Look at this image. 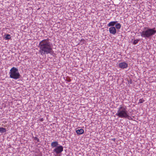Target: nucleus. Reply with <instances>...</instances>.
<instances>
[{
	"mask_svg": "<svg viewBox=\"0 0 156 156\" xmlns=\"http://www.w3.org/2000/svg\"><path fill=\"white\" fill-rule=\"evenodd\" d=\"M39 47V52L41 55L45 54H52L53 51L50 42L48 39H44L40 42Z\"/></svg>",
	"mask_w": 156,
	"mask_h": 156,
	"instance_id": "1",
	"label": "nucleus"
},
{
	"mask_svg": "<svg viewBox=\"0 0 156 156\" xmlns=\"http://www.w3.org/2000/svg\"><path fill=\"white\" fill-rule=\"evenodd\" d=\"M156 33V30L155 28H150L148 27L145 28V29L140 32L142 37L144 38H151V37Z\"/></svg>",
	"mask_w": 156,
	"mask_h": 156,
	"instance_id": "2",
	"label": "nucleus"
},
{
	"mask_svg": "<svg viewBox=\"0 0 156 156\" xmlns=\"http://www.w3.org/2000/svg\"><path fill=\"white\" fill-rule=\"evenodd\" d=\"M9 74L11 78L16 80L20 78L21 76L19 72L18 69L15 67H13L10 70Z\"/></svg>",
	"mask_w": 156,
	"mask_h": 156,
	"instance_id": "3",
	"label": "nucleus"
},
{
	"mask_svg": "<svg viewBox=\"0 0 156 156\" xmlns=\"http://www.w3.org/2000/svg\"><path fill=\"white\" fill-rule=\"evenodd\" d=\"M126 109V106H122L121 105L120 107L119 108L117 113L115 115L119 117L124 118L127 114L128 113V112Z\"/></svg>",
	"mask_w": 156,
	"mask_h": 156,
	"instance_id": "4",
	"label": "nucleus"
},
{
	"mask_svg": "<svg viewBox=\"0 0 156 156\" xmlns=\"http://www.w3.org/2000/svg\"><path fill=\"white\" fill-rule=\"evenodd\" d=\"M63 147L61 145H59L55 147L53 150V152H55L56 154L61 153L63 151Z\"/></svg>",
	"mask_w": 156,
	"mask_h": 156,
	"instance_id": "5",
	"label": "nucleus"
},
{
	"mask_svg": "<svg viewBox=\"0 0 156 156\" xmlns=\"http://www.w3.org/2000/svg\"><path fill=\"white\" fill-rule=\"evenodd\" d=\"M119 67L122 69L126 68L128 67V64L125 62H121L119 63Z\"/></svg>",
	"mask_w": 156,
	"mask_h": 156,
	"instance_id": "6",
	"label": "nucleus"
},
{
	"mask_svg": "<svg viewBox=\"0 0 156 156\" xmlns=\"http://www.w3.org/2000/svg\"><path fill=\"white\" fill-rule=\"evenodd\" d=\"M109 31L111 34H115L116 33V30L114 27H111L109 28Z\"/></svg>",
	"mask_w": 156,
	"mask_h": 156,
	"instance_id": "7",
	"label": "nucleus"
},
{
	"mask_svg": "<svg viewBox=\"0 0 156 156\" xmlns=\"http://www.w3.org/2000/svg\"><path fill=\"white\" fill-rule=\"evenodd\" d=\"M76 133L77 134L80 135L84 133V130L83 129H78L76 131Z\"/></svg>",
	"mask_w": 156,
	"mask_h": 156,
	"instance_id": "8",
	"label": "nucleus"
},
{
	"mask_svg": "<svg viewBox=\"0 0 156 156\" xmlns=\"http://www.w3.org/2000/svg\"><path fill=\"white\" fill-rule=\"evenodd\" d=\"M58 144L57 141H54L51 143V146L52 147H56L58 146Z\"/></svg>",
	"mask_w": 156,
	"mask_h": 156,
	"instance_id": "9",
	"label": "nucleus"
},
{
	"mask_svg": "<svg viewBox=\"0 0 156 156\" xmlns=\"http://www.w3.org/2000/svg\"><path fill=\"white\" fill-rule=\"evenodd\" d=\"M116 23H117V21H112L110 22L108 25V27H113L115 24H116Z\"/></svg>",
	"mask_w": 156,
	"mask_h": 156,
	"instance_id": "10",
	"label": "nucleus"
},
{
	"mask_svg": "<svg viewBox=\"0 0 156 156\" xmlns=\"http://www.w3.org/2000/svg\"><path fill=\"white\" fill-rule=\"evenodd\" d=\"M115 28H116L117 29H120L121 27V25L119 23H116V24H115Z\"/></svg>",
	"mask_w": 156,
	"mask_h": 156,
	"instance_id": "11",
	"label": "nucleus"
},
{
	"mask_svg": "<svg viewBox=\"0 0 156 156\" xmlns=\"http://www.w3.org/2000/svg\"><path fill=\"white\" fill-rule=\"evenodd\" d=\"M6 131V129L3 127H0V133H3L5 132Z\"/></svg>",
	"mask_w": 156,
	"mask_h": 156,
	"instance_id": "12",
	"label": "nucleus"
},
{
	"mask_svg": "<svg viewBox=\"0 0 156 156\" xmlns=\"http://www.w3.org/2000/svg\"><path fill=\"white\" fill-rule=\"evenodd\" d=\"M4 37L6 40H8L11 37L10 35L8 34L5 35Z\"/></svg>",
	"mask_w": 156,
	"mask_h": 156,
	"instance_id": "13",
	"label": "nucleus"
},
{
	"mask_svg": "<svg viewBox=\"0 0 156 156\" xmlns=\"http://www.w3.org/2000/svg\"><path fill=\"white\" fill-rule=\"evenodd\" d=\"M139 40H140L138 39L134 40L133 42V44L134 45L138 43V42Z\"/></svg>",
	"mask_w": 156,
	"mask_h": 156,
	"instance_id": "14",
	"label": "nucleus"
},
{
	"mask_svg": "<svg viewBox=\"0 0 156 156\" xmlns=\"http://www.w3.org/2000/svg\"><path fill=\"white\" fill-rule=\"evenodd\" d=\"M124 118H127L129 120H130L132 119L131 117L130 116H129L128 113L127 114L125 117Z\"/></svg>",
	"mask_w": 156,
	"mask_h": 156,
	"instance_id": "15",
	"label": "nucleus"
},
{
	"mask_svg": "<svg viewBox=\"0 0 156 156\" xmlns=\"http://www.w3.org/2000/svg\"><path fill=\"white\" fill-rule=\"evenodd\" d=\"M145 101V100H144L143 98L140 99L139 100V102L138 104L139 103H142L144 102Z\"/></svg>",
	"mask_w": 156,
	"mask_h": 156,
	"instance_id": "16",
	"label": "nucleus"
},
{
	"mask_svg": "<svg viewBox=\"0 0 156 156\" xmlns=\"http://www.w3.org/2000/svg\"><path fill=\"white\" fill-rule=\"evenodd\" d=\"M34 140H36L37 142H40L39 139L37 137H34Z\"/></svg>",
	"mask_w": 156,
	"mask_h": 156,
	"instance_id": "17",
	"label": "nucleus"
},
{
	"mask_svg": "<svg viewBox=\"0 0 156 156\" xmlns=\"http://www.w3.org/2000/svg\"><path fill=\"white\" fill-rule=\"evenodd\" d=\"M128 82L130 84L132 83V80L131 79H130L129 81H128Z\"/></svg>",
	"mask_w": 156,
	"mask_h": 156,
	"instance_id": "18",
	"label": "nucleus"
},
{
	"mask_svg": "<svg viewBox=\"0 0 156 156\" xmlns=\"http://www.w3.org/2000/svg\"><path fill=\"white\" fill-rule=\"evenodd\" d=\"M71 80L70 79H69L66 80V81L68 82H70Z\"/></svg>",
	"mask_w": 156,
	"mask_h": 156,
	"instance_id": "19",
	"label": "nucleus"
},
{
	"mask_svg": "<svg viewBox=\"0 0 156 156\" xmlns=\"http://www.w3.org/2000/svg\"><path fill=\"white\" fill-rule=\"evenodd\" d=\"M40 121H43V118L41 119H40Z\"/></svg>",
	"mask_w": 156,
	"mask_h": 156,
	"instance_id": "20",
	"label": "nucleus"
}]
</instances>
